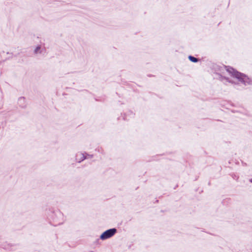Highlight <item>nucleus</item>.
<instances>
[{
	"label": "nucleus",
	"instance_id": "obj_1",
	"mask_svg": "<svg viewBox=\"0 0 252 252\" xmlns=\"http://www.w3.org/2000/svg\"><path fill=\"white\" fill-rule=\"evenodd\" d=\"M117 230L115 228L108 229L104 232L100 236L102 240L107 239L112 237L116 233Z\"/></svg>",
	"mask_w": 252,
	"mask_h": 252
},
{
	"label": "nucleus",
	"instance_id": "obj_2",
	"mask_svg": "<svg viewBox=\"0 0 252 252\" xmlns=\"http://www.w3.org/2000/svg\"><path fill=\"white\" fill-rule=\"evenodd\" d=\"M232 75L234 77H235L239 79L240 81L244 83L247 82V80L249 79V78L246 75L242 74L241 73L237 71V70L234 72V73Z\"/></svg>",
	"mask_w": 252,
	"mask_h": 252
},
{
	"label": "nucleus",
	"instance_id": "obj_3",
	"mask_svg": "<svg viewBox=\"0 0 252 252\" xmlns=\"http://www.w3.org/2000/svg\"><path fill=\"white\" fill-rule=\"evenodd\" d=\"M189 60L193 63H196L198 61V59L194 57H192L191 56H189Z\"/></svg>",
	"mask_w": 252,
	"mask_h": 252
},
{
	"label": "nucleus",
	"instance_id": "obj_4",
	"mask_svg": "<svg viewBox=\"0 0 252 252\" xmlns=\"http://www.w3.org/2000/svg\"><path fill=\"white\" fill-rule=\"evenodd\" d=\"M226 70L232 75L234 73V72L236 71V70L231 67L227 68Z\"/></svg>",
	"mask_w": 252,
	"mask_h": 252
},
{
	"label": "nucleus",
	"instance_id": "obj_5",
	"mask_svg": "<svg viewBox=\"0 0 252 252\" xmlns=\"http://www.w3.org/2000/svg\"><path fill=\"white\" fill-rule=\"evenodd\" d=\"M40 47L39 46H38L36 48L35 50V53H37L38 51L40 50Z\"/></svg>",
	"mask_w": 252,
	"mask_h": 252
},
{
	"label": "nucleus",
	"instance_id": "obj_6",
	"mask_svg": "<svg viewBox=\"0 0 252 252\" xmlns=\"http://www.w3.org/2000/svg\"><path fill=\"white\" fill-rule=\"evenodd\" d=\"M82 156H83V158L82 159V160H83L85 158L84 157V156L83 155H81Z\"/></svg>",
	"mask_w": 252,
	"mask_h": 252
},
{
	"label": "nucleus",
	"instance_id": "obj_7",
	"mask_svg": "<svg viewBox=\"0 0 252 252\" xmlns=\"http://www.w3.org/2000/svg\"><path fill=\"white\" fill-rule=\"evenodd\" d=\"M250 182L252 183V179L250 180Z\"/></svg>",
	"mask_w": 252,
	"mask_h": 252
}]
</instances>
